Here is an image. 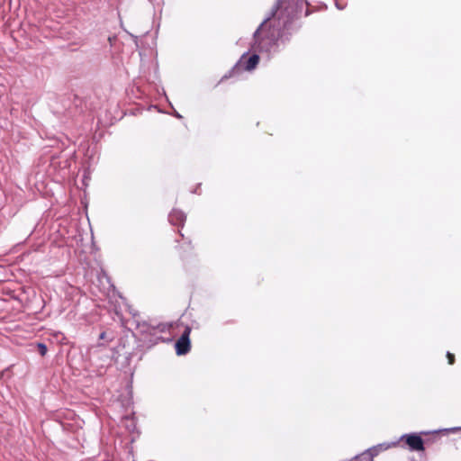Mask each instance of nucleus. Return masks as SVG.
<instances>
[{
  "label": "nucleus",
  "instance_id": "7",
  "mask_svg": "<svg viewBox=\"0 0 461 461\" xmlns=\"http://www.w3.org/2000/svg\"><path fill=\"white\" fill-rule=\"evenodd\" d=\"M37 348H38V351L41 357H44L47 354L48 348L45 344L38 343Z\"/></svg>",
  "mask_w": 461,
  "mask_h": 461
},
{
  "label": "nucleus",
  "instance_id": "3",
  "mask_svg": "<svg viewBox=\"0 0 461 461\" xmlns=\"http://www.w3.org/2000/svg\"><path fill=\"white\" fill-rule=\"evenodd\" d=\"M190 333L191 328L186 326L185 328L184 332L180 336V338L176 342V352L178 356L185 355L190 351L191 342H190Z\"/></svg>",
  "mask_w": 461,
  "mask_h": 461
},
{
  "label": "nucleus",
  "instance_id": "4",
  "mask_svg": "<svg viewBox=\"0 0 461 461\" xmlns=\"http://www.w3.org/2000/svg\"><path fill=\"white\" fill-rule=\"evenodd\" d=\"M402 440L405 442L406 445L410 447L411 450L413 451H423L424 450V441L422 438L416 434H406L402 437Z\"/></svg>",
  "mask_w": 461,
  "mask_h": 461
},
{
  "label": "nucleus",
  "instance_id": "9",
  "mask_svg": "<svg viewBox=\"0 0 461 461\" xmlns=\"http://www.w3.org/2000/svg\"><path fill=\"white\" fill-rule=\"evenodd\" d=\"M179 256L182 259H184L186 257V249L183 245L179 246Z\"/></svg>",
  "mask_w": 461,
  "mask_h": 461
},
{
  "label": "nucleus",
  "instance_id": "6",
  "mask_svg": "<svg viewBox=\"0 0 461 461\" xmlns=\"http://www.w3.org/2000/svg\"><path fill=\"white\" fill-rule=\"evenodd\" d=\"M185 215L182 211L174 209L168 215V221L171 224L182 226L185 221Z\"/></svg>",
  "mask_w": 461,
  "mask_h": 461
},
{
  "label": "nucleus",
  "instance_id": "10",
  "mask_svg": "<svg viewBox=\"0 0 461 461\" xmlns=\"http://www.w3.org/2000/svg\"><path fill=\"white\" fill-rule=\"evenodd\" d=\"M106 332L103 331L100 335H99V339H106Z\"/></svg>",
  "mask_w": 461,
  "mask_h": 461
},
{
  "label": "nucleus",
  "instance_id": "1",
  "mask_svg": "<svg viewBox=\"0 0 461 461\" xmlns=\"http://www.w3.org/2000/svg\"><path fill=\"white\" fill-rule=\"evenodd\" d=\"M304 5H308L305 0H278L273 16L279 19L283 16L293 19L297 17L298 13L303 10Z\"/></svg>",
  "mask_w": 461,
  "mask_h": 461
},
{
  "label": "nucleus",
  "instance_id": "8",
  "mask_svg": "<svg viewBox=\"0 0 461 461\" xmlns=\"http://www.w3.org/2000/svg\"><path fill=\"white\" fill-rule=\"evenodd\" d=\"M447 362L449 365H454L455 364V361H456V358H455V355L450 353V352H447Z\"/></svg>",
  "mask_w": 461,
  "mask_h": 461
},
{
  "label": "nucleus",
  "instance_id": "2",
  "mask_svg": "<svg viewBox=\"0 0 461 461\" xmlns=\"http://www.w3.org/2000/svg\"><path fill=\"white\" fill-rule=\"evenodd\" d=\"M259 56L258 54L249 55L248 53L243 54L237 64L230 71V75H225L221 80L230 77L238 75L242 71H251L256 68L259 63Z\"/></svg>",
  "mask_w": 461,
  "mask_h": 461
},
{
  "label": "nucleus",
  "instance_id": "5",
  "mask_svg": "<svg viewBox=\"0 0 461 461\" xmlns=\"http://www.w3.org/2000/svg\"><path fill=\"white\" fill-rule=\"evenodd\" d=\"M266 26V23H263L254 33L255 44L259 50H263L265 48L264 41L267 38Z\"/></svg>",
  "mask_w": 461,
  "mask_h": 461
}]
</instances>
